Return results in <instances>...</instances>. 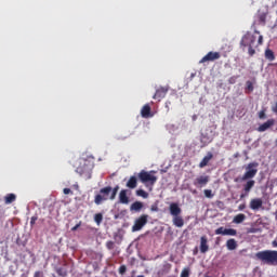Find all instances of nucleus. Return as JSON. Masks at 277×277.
<instances>
[{"instance_id":"f257e3e1","label":"nucleus","mask_w":277,"mask_h":277,"mask_svg":"<svg viewBox=\"0 0 277 277\" xmlns=\"http://www.w3.org/2000/svg\"><path fill=\"white\" fill-rule=\"evenodd\" d=\"M255 259L261 261L264 265H276L277 263V251L276 250H264L255 253Z\"/></svg>"},{"instance_id":"f03ea898","label":"nucleus","mask_w":277,"mask_h":277,"mask_svg":"<svg viewBox=\"0 0 277 277\" xmlns=\"http://www.w3.org/2000/svg\"><path fill=\"white\" fill-rule=\"evenodd\" d=\"M170 214L173 216V224L177 228H183L185 225V221L183 220V216H181L182 210L181 207H179V203H171L169 207Z\"/></svg>"},{"instance_id":"7ed1b4c3","label":"nucleus","mask_w":277,"mask_h":277,"mask_svg":"<svg viewBox=\"0 0 277 277\" xmlns=\"http://www.w3.org/2000/svg\"><path fill=\"white\" fill-rule=\"evenodd\" d=\"M254 42H256V37L251 32H247L240 40V47L242 49H246V47H248V53L250 57H252L256 53V50L252 48L254 47Z\"/></svg>"},{"instance_id":"20e7f679","label":"nucleus","mask_w":277,"mask_h":277,"mask_svg":"<svg viewBox=\"0 0 277 277\" xmlns=\"http://www.w3.org/2000/svg\"><path fill=\"white\" fill-rule=\"evenodd\" d=\"M109 194H111V186L101 188L100 194L94 197L95 205H103V202L109 200Z\"/></svg>"},{"instance_id":"39448f33","label":"nucleus","mask_w":277,"mask_h":277,"mask_svg":"<svg viewBox=\"0 0 277 277\" xmlns=\"http://www.w3.org/2000/svg\"><path fill=\"white\" fill-rule=\"evenodd\" d=\"M256 168H259V163L258 162H250L246 167L247 171L242 175L241 180L242 181H250V179H254V176H256V172H259V170Z\"/></svg>"},{"instance_id":"423d86ee","label":"nucleus","mask_w":277,"mask_h":277,"mask_svg":"<svg viewBox=\"0 0 277 277\" xmlns=\"http://www.w3.org/2000/svg\"><path fill=\"white\" fill-rule=\"evenodd\" d=\"M148 224V214H142L134 221L132 226V233H137L142 230Z\"/></svg>"},{"instance_id":"0eeeda50","label":"nucleus","mask_w":277,"mask_h":277,"mask_svg":"<svg viewBox=\"0 0 277 277\" xmlns=\"http://www.w3.org/2000/svg\"><path fill=\"white\" fill-rule=\"evenodd\" d=\"M138 180L141 181V183H150V185H155V183H157V176L148 173V171H144L142 170L138 173Z\"/></svg>"},{"instance_id":"6e6552de","label":"nucleus","mask_w":277,"mask_h":277,"mask_svg":"<svg viewBox=\"0 0 277 277\" xmlns=\"http://www.w3.org/2000/svg\"><path fill=\"white\" fill-rule=\"evenodd\" d=\"M209 181H211L209 175H199L194 180L193 184L198 189H202V187H207V185H209Z\"/></svg>"},{"instance_id":"1a4fd4ad","label":"nucleus","mask_w":277,"mask_h":277,"mask_svg":"<svg viewBox=\"0 0 277 277\" xmlns=\"http://www.w3.org/2000/svg\"><path fill=\"white\" fill-rule=\"evenodd\" d=\"M220 57H222V54H220V52H209L199 61V64H207V62H215L216 60H220Z\"/></svg>"},{"instance_id":"9d476101","label":"nucleus","mask_w":277,"mask_h":277,"mask_svg":"<svg viewBox=\"0 0 277 277\" xmlns=\"http://www.w3.org/2000/svg\"><path fill=\"white\" fill-rule=\"evenodd\" d=\"M215 235H226L228 237H236L237 229L219 227L215 229Z\"/></svg>"},{"instance_id":"9b49d317","label":"nucleus","mask_w":277,"mask_h":277,"mask_svg":"<svg viewBox=\"0 0 277 277\" xmlns=\"http://www.w3.org/2000/svg\"><path fill=\"white\" fill-rule=\"evenodd\" d=\"M168 87H160L156 90V93L154 94L153 98L154 101H161L162 98H166V94H168Z\"/></svg>"},{"instance_id":"f8f14e48","label":"nucleus","mask_w":277,"mask_h":277,"mask_svg":"<svg viewBox=\"0 0 277 277\" xmlns=\"http://www.w3.org/2000/svg\"><path fill=\"white\" fill-rule=\"evenodd\" d=\"M275 124H276L275 119H268L266 122L259 126L258 131L259 133H265L267 129H272V127H274Z\"/></svg>"},{"instance_id":"ddd939ff","label":"nucleus","mask_w":277,"mask_h":277,"mask_svg":"<svg viewBox=\"0 0 277 277\" xmlns=\"http://www.w3.org/2000/svg\"><path fill=\"white\" fill-rule=\"evenodd\" d=\"M199 250H200L201 254H207V252H209V239L207 238V236L200 237Z\"/></svg>"},{"instance_id":"4468645a","label":"nucleus","mask_w":277,"mask_h":277,"mask_svg":"<svg viewBox=\"0 0 277 277\" xmlns=\"http://www.w3.org/2000/svg\"><path fill=\"white\" fill-rule=\"evenodd\" d=\"M77 174H80V176H83V174H90V167L88 166L87 161H83V163H80L78 168H76Z\"/></svg>"},{"instance_id":"2eb2a0df","label":"nucleus","mask_w":277,"mask_h":277,"mask_svg":"<svg viewBox=\"0 0 277 277\" xmlns=\"http://www.w3.org/2000/svg\"><path fill=\"white\" fill-rule=\"evenodd\" d=\"M255 182L254 180H249L245 185H243V192L245 194L240 195V198H246L252 192V187H254Z\"/></svg>"},{"instance_id":"dca6fc26","label":"nucleus","mask_w":277,"mask_h":277,"mask_svg":"<svg viewBox=\"0 0 277 277\" xmlns=\"http://www.w3.org/2000/svg\"><path fill=\"white\" fill-rule=\"evenodd\" d=\"M261 207H263V199L261 198L251 199L250 209H252V211H259Z\"/></svg>"},{"instance_id":"f3484780","label":"nucleus","mask_w":277,"mask_h":277,"mask_svg":"<svg viewBox=\"0 0 277 277\" xmlns=\"http://www.w3.org/2000/svg\"><path fill=\"white\" fill-rule=\"evenodd\" d=\"M259 25H265L267 23V11L259 10L256 14Z\"/></svg>"},{"instance_id":"a211bd4d","label":"nucleus","mask_w":277,"mask_h":277,"mask_svg":"<svg viewBox=\"0 0 277 277\" xmlns=\"http://www.w3.org/2000/svg\"><path fill=\"white\" fill-rule=\"evenodd\" d=\"M142 118H153L150 104H145L141 109Z\"/></svg>"},{"instance_id":"6ab92c4d","label":"nucleus","mask_w":277,"mask_h":277,"mask_svg":"<svg viewBox=\"0 0 277 277\" xmlns=\"http://www.w3.org/2000/svg\"><path fill=\"white\" fill-rule=\"evenodd\" d=\"M211 159H213V154L211 151H209L203 159L200 161L199 163V168H207V166H209V161H211Z\"/></svg>"},{"instance_id":"aec40b11","label":"nucleus","mask_w":277,"mask_h":277,"mask_svg":"<svg viewBox=\"0 0 277 277\" xmlns=\"http://www.w3.org/2000/svg\"><path fill=\"white\" fill-rule=\"evenodd\" d=\"M126 187H128V189H135V187H137V177L135 175L130 176Z\"/></svg>"},{"instance_id":"412c9836","label":"nucleus","mask_w":277,"mask_h":277,"mask_svg":"<svg viewBox=\"0 0 277 277\" xmlns=\"http://www.w3.org/2000/svg\"><path fill=\"white\" fill-rule=\"evenodd\" d=\"M142 209H144V203L142 201H134L130 206V211H135L136 213H140V211H142Z\"/></svg>"},{"instance_id":"4be33fe9","label":"nucleus","mask_w":277,"mask_h":277,"mask_svg":"<svg viewBox=\"0 0 277 277\" xmlns=\"http://www.w3.org/2000/svg\"><path fill=\"white\" fill-rule=\"evenodd\" d=\"M119 201L121 205H129V196H127V189H122L119 193Z\"/></svg>"},{"instance_id":"5701e85b","label":"nucleus","mask_w":277,"mask_h":277,"mask_svg":"<svg viewBox=\"0 0 277 277\" xmlns=\"http://www.w3.org/2000/svg\"><path fill=\"white\" fill-rule=\"evenodd\" d=\"M16 201V195L14 193L8 194L4 197V205H12V202Z\"/></svg>"},{"instance_id":"b1692460","label":"nucleus","mask_w":277,"mask_h":277,"mask_svg":"<svg viewBox=\"0 0 277 277\" xmlns=\"http://www.w3.org/2000/svg\"><path fill=\"white\" fill-rule=\"evenodd\" d=\"M226 248L227 250H237V240L234 238H230L226 241Z\"/></svg>"},{"instance_id":"393cba45","label":"nucleus","mask_w":277,"mask_h":277,"mask_svg":"<svg viewBox=\"0 0 277 277\" xmlns=\"http://www.w3.org/2000/svg\"><path fill=\"white\" fill-rule=\"evenodd\" d=\"M246 221V214L243 213H240V214H237L236 216H234V224H241Z\"/></svg>"},{"instance_id":"a878e982","label":"nucleus","mask_w":277,"mask_h":277,"mask_svg":"<svg viewBox=\"0 0 277 277\" xmlns=\"http://www.w3.org/2000/svg\"><path fill=\"white\" fill-rule=\"evenodd\" d=\"M265 58L268 60L269 62H274L276 60V55L274 54V51L271 49H267L265 51Z\"/></svg>"},{"instance_id":"bb28decb","label":"nucleus","mask_w":277,"mask_h":277,"mask_svg":"<svg viewBox=\"0 0 277 277\" xmlns=\"http://www.w3.org/2000/svg\"><path fill=\"white\" fill-rule=\"evenodd\" d=\"M120 189V186H115L114 188H111L110 190V196H109V200H116V196H118V190Z\"/></svg>"},{"instance_id":"cd10ccee","label":"nucleus","mask_w":277,"mask_h":277,"mask_svg":"<svg viewBox=\"0 0 277 277\" xmlns=\"http://www.w3.org/2000/svg\"><path fill=\"white\" fill-rule=\"evenodd\" d=\"M56 274H58V276H62V277L68 276V272H66V269L63 267L56 268Z\"/></svg>"},{"instance_id":"c85d7f7f","label":"nucleus","mask_w":277,"mask_h":277,"mask_svg":"<svg viewBox=\"0 0 277 277\" xmlns=\"http://www.w3.org/2000/svg\"><path fill=\"white\" fill-rule=\"evenodd\" d=\"M136 196H141V198H148V193L144 189L136 190Z\"/></svg>"},{"instance_id":"c756f323","label":"nucleus","mask_w":277,"mask_h":277,"mask_svg":"<svg viewBox=\"0 0 277 277\" xmlns=\"http://www.w3.org/2000/svg\"><path fill=\"white\" fill-rule=\"evenodd\" d=\"M94 222L96 224H101L103 222V214H101V213L95 214L94 215Z\"/></svg>"},{"instance_id":"7c9ffc66","label":"nucleus","mask_w":277,"mask_h":277,"mask_svg":"<svg viewBox=\"0 0 277 277\" xmlns=\"http://www.w3.org/2000/svg\"><path fill=\"white\" fill-rule=\"evenodd\" d=\"M106 248L107 250H114V248H116V242L109 240L106 242Z\"/></svg>"},{"instance_id":"2f4dec72","label":"nucleus","mask_w":277,"mask_h":277,"mask_svg":"<svg viewBox=\"0 0 277 277\" xmlns=\"http://www.w3.org/2000/svg\"><path fill=\"white\" fill-rule=\"evenodd\" d=\"M203 194L206 196V198H213V192L211 189H205Z\"/></svg>"},{"instance_id":"473e14b6","label":"nucleus","mask_w":277,"mask_h":277,"mask_svg":"<svg viewBox=\"0 0 277 277\" xmlns=\"http://www.w3.org/2000/svg\"><path fill=\"white\" fill-rule=\"evenodd\" d=\"M180 277H189V268L188 267L183 268Z\"/></svg>"},{"instance_id":"72a5a7b5","label":"nucleus","mask_w":277,"mask_h":277,"mask_svg":"<svg viewBox=\"0 0 277 277\" xmlns=\"http://www.w3.org/2000/svg\"><path fill=\"white\" fill-rule=\"evenodd\" d=\"M259 118H260V120H265V118H267V115L265 114V109H262L259 113Z\"/></svg>"},{"instance_id":"f704fd0d","label":"nucleus","mask_w":277,"mask_h":277,"mask_svg":"<svg viewBox=\"0 0 277 277\" xmlns=\"http://www.w3.org/2000/svg\"><path fill=\"white\" fill-rule=\"evenodd\" d=\"M150 211L154 213H157V211H159V205L158 203H154L150 206Z\"/></svg>"},{"instance_id":"c9c22d12","label":"nucleus","mask_w":277,"mask_h":277,"mask_svg":"<svg viewBox=\"0 0 277 277\" xmlns=\"http://www.w3.org/2000/svg\"><path fill=\"white\" fill-rule=\"evenodd\" d=\"M36 222H38V215L31 216L30 226L34 227L36 225Z\"/></svg>"},{"instance_id":"e433bc0d","label":"nucleus","mask_w":277,"mask_h":277,"mask_svg":"<svg viewBox=\"0 0 277 277\" xmlns=\"http://www.w3.org/2000/svg\"><path fill=\"white\" fill-rule=\"evenodd\" d=\"M119 274H121V276L124 275V274H127V266H126V265H121V266L119 267Z\"/></svg>"},{"instance_id":"4c0bfd02","label":"nucleus","mask_w":277,"mask_h":277,"mask_svg":"<svg viewBox=\"0 0 277 277\" xmlns=\"http://www.w3.org/2000/svg\"><path fill=\"white\" fill-rule=\"evenodd\" d=\"M247 89L252 92L254 90V85L252 84L251 81H247Z\"/></svg>"},{"instance_id":"58836bf2","label":"nucleus","mask_w":277,"mask_h":277,"mask_svg":"<svg viewBox=\"0 0 277 277\" xmlns=\"http://www.w3.org/2000/svg\"><path fill=\"white\" fill-rule=\"evenodd\" d=\"M34 277H44V273L41 271H37L35 272Z\"/></svg>"},{"instance_id":"ea45409f","label":"nucleus","mask_w":277,"mask_h":277,"mask_svg":"<svg viewBox=\"0 0 277 277\" xmlns=\"http://www.w3.org/2000/svg\"><path fill=\"white\" fill-rule=\"evenodd\" d=\"M63 194H65L66 196H68V194H72V190H70V188H64V189H63Z\"/></svg>"},{"instance_id":"a19ab883","label":"nucleus","mask_w":277,"mask_h":277,"mask_svg":"<svg viewBox=\"0 0 277 277\" xmlns=\"http://www.w3.org/2000/svg\"><path fill=\"white\" fill-rule=\"evenodd\" d=\"M228 81H229L230 84H233L237 81V77L233 76V77L229 78Z\"/></svg>"},{"instance_id":"79ce46f5","label":"nucleus","mask_w":277,"mask_h":277,"mask_svg":"<svg viewBox=\"0 0 277 277\" xmlns=\"http://www.w3.org/2000/svg\"><path fill=\"white\" fill-rule=\"evenodd\" d=\"M258 44L261 45L263 44V36H260L258 39Z\"/></svg>"},{"instance_id":"37998d69","label":"nucleus","mask_w":277,"mask_h":277,"mask_svg":"<svg viewBox=\"0 0 277 277\" xmlns=\"http://www.w3.org/2000/svg\"><path fill=\"white\" fill-rule=\"evenodd\" d=\"M273 248H277V237L274 239V241L272 242Z\"/></svg>"},{"instance_id":"c03bdc74","label":"nucleus","mask_w":277,"mask_h":277,"mask_svg":"<svg viewBox=\"0 0 277 277\" xmlns=\"http://www.w3.org/2000/svg\"><path fill=\"white\" fill-rule=\"evenodd\" d=\"M238 209L239 211H243V209H246V205H240Z\"/></svg>"},{"instance_id":"a18cd8bd","label":"nucleus","mask_w":277,"mask_h":277,"mask_svg":"<svg viewBox=\"0 0 277 277\" xmlns=\"http://www.w3.org/2000/svg\"><path fill=\"white\" fill-rule=\"evenodd\" d=\"M5 215V211H0V220Z\"/></svg>"},{"instance_id":"49530a36","label":"nucleus","mask_w":277,"mask_h":277,"mask_svg":"<svg viewBox=\"0 0 277 277\" xmlns=\"http://www.w3.org/2000/svg\"><path fill=\"white\" fill-rule=\"evenodd\" d=\"M79 226H81V224H77L76 226H74V227L71 228V230H77V228H79Z\"/></svg>"},{"instance_id":"de8ad7c7","label":"nucleus","mask_w":277,"mask_h":277,"mask_svg":"<svg viewBox=\"0 0 277 277\" xmlns=\"http://www.w3.org/2000/svg\"><path fill=\"white\" fill-rule=\"evenodd\" d=\"M166 267H167V269H170L172 267V265L167 264Z\"/></svg>"},{"instance_id":"09e8293b","label":"nucleus","mask_w":277,"mask_h":277,"mask_svg":"<svg viewBox=\"0 0 277 277\" xmlns=\"http://www.w3.org/2000/svg\"><path fill=\"white\" fill-rule=\"evenodd\" d=\"M103 258V254H100V259H102Z\"/></svg>"},{"instance_id":"8fccbe9b","label":"nucleus","mask_w":277,"mask_h":277,"mask_svg":"<svg viewBox=\"0 0 277 277\" xmlns=\"http://www.w3.org/2000/svg\"><path fill=\"white\" fill-rule=\"evenodd\" d=\"M255 34H259V31H258V30H255Z\"/></svg>"}]
</instances>
